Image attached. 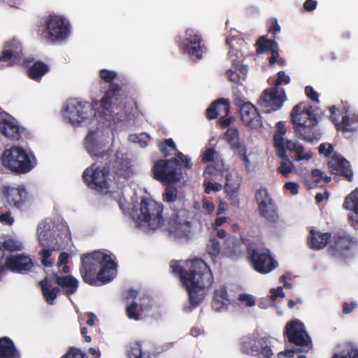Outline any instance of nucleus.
Segmentation results:
<instances>
[{
    "label": "nucleus",
    "instance_id": "obj_1",
    "mask_svg": "<svg viewBox=\"0 0 358 358\" xmlns=\"http://www.w3.org/2000/svg\"><path fill=\"white\" fill-rule=\"evenodd\" d=\"M99 76L109 84L104 87L100 100H93L89 103L73 99L68 102L66 117L72 125L78 126L81 123L94 120L96 115L108 121L113 120L115 116L128 117L134 107H136V101L129 96L124 85L113 83L117 76L115 71L101 69Z\"/></svg>",
    "mask_w": 358,
    "mask_h": 358
},
{
    "label": "nucleus",
    "instance_id": "obj_2",
    "mask_svg": "<svg viewBox=\"0 0 358 358\" xmlns=\"http://www.w3.org/2000/svg\"><path fill=\"white\" fill-rule=\"evenodd\" d=\"M163 210L162 203L150 198H143L140 203L141 213L138 215V220L141 224L153 231L162 229L175 238L188 236L191 228L189 211L183 208L173 209L164 218Z\"/></svg>",
    "mask_w": 358,
    "mask_h": 358
},
{
    "label": "nucleus",
    "instance_id": "obj_3",
    "mask_svg": "<svg viewBox=\"0 0 358 358\" xmlns=\"http://www.w3.org/2000/svg\"><path fill=\"white\" fill-rule=\"evenodd\" d=\"M188 269L180 266L179 262L172 261L171 272L178 275L182 285L188 293L189 301L192 308L198 306L204 299L214 282L210 267L200 259L187 262Z\"/></svg>",
    "mask_w": 358,
    "mask_h": 358
},
{
    "label": "nucleus",
    "instance_id": "obj_4",
    "mask_svg": "<svg viewBox=\"0 0 358 358\" xmlns=\"http://www.w3.org/2000/svg\"><path fill=\"white\" fill-rule=\"evenodd\" d=\"M80 259L79 270L84 282L98 286L113 279L117 264L108 251L95 250L82 255Z\"/></svg>",
    "mask_w": 358,
    "mask_h": 358
},
{
    "label": "nucleus",
    "instance_id": "obj_5",
    "mask_svg": "<svg viewBox=\"0 0 358 358\" xmlns=\"http://www.w3.org/2000/svg\"><path fill=\"white\" fill-rule=\"evenodd\" d=\"M290 120L296 136L301 140L314 143L321 137L317 124L318 120L312 106L305 102H300L292 108Z\"/></svg>",
    "mask_w": 358,
    "mask_h": 358
},
{
    "label": "nucleus",
    "instance_id": "obj_6",
    "mask_svg": "<svg viewBox=\"0 0 358 358\" xmlns=\"http://www.w3.org/2000/svg\"><path fill=\"white\" fill-rule=\"evenodd\" d=\"M94 135L95 131H90L85 137V145L87 152L96 162L105 164L106 166H108L110 174L113 173L124 178H129L131 170L128 159L124 158L123 155L119 157L118 152L113 156L111 149L102 150L101 147L96 143Z\"/></svg>",
    "mask_w": 358,
    "mask_h": 358
},
{
    "label": "nucleus",
    "instance_id": "obj_7",
    "mask_svg": "<svg viewBox=\"0 0 358 358\" xmlns=\"http://www.w3.org/2000/svg\"><path fill=\"white\" fill-rule=\"evenodd\" d=\"M182 164L189 169L192 166L190 158L180 152L171 159H159L152 169L153 178L166 185L176 184L182 179Z\"/></svg>",
    "mask_w": 358,
    "mask_h": 358
},
{
    "label": "nucleus",
    "instance_id": "obj_8",
    "mask_svg": "<svg viewBox=\"0 0 358 358\" xmlns=\"http://www.w3.org/2000/svg\"><path fill=\"white\" fill-rule=\"evenodd\" d=\"M283 335L295 348L280 352L279 356L285 355L290 358L295 353L308 352L313 348L312 339L306 331L304 324L299 320L289 321L285 327Z\"/></svg>",
    "mask_w": 358,
    "mask_h": 358
},
{
    "label": "nucleus",
    "instance_id": "obj_9",
    "mask_svg": "<svg viewBox=\"0 0 358 358\" xmlns=\"http://www.w3.org/2000/svg\"><path fill=\"white\" fill-rule=\"evenodd\" d=\"M37 33L41 38L54 43L62 41L70 34V23L62 15L51 13L43 18Z\"/></svg>",
    "mask_w": 358,
    "mask_h": 358
},
{
    "label": "nucleus",
    "instance_id": "obj_10",
    "mask_svg": "<svg viewBox=\"0 0 358 358\" xmlns=\"http://www.w3.org/2000/svg\"><path fill=\"white\" fill-rule=\"evenodd\" d=\"M2 164L16 175L29 173L36 165L35 157H31L22 148L12 146L6 149L1 156Z\"/></svg>",
    "mask_w": 358,
    "mask_h": 358
},
{
    "label": "nucleus",
    "instance_id": "obj_11",
    "mask_svg": "<svg viewBox=\"0 0 358 358\" xmlns=\"http://www.w3.org/2000/svg\"><path fill=\"white\" fill-rule=\"evenodd\" d=\"M95 162L87 168L83 173V179L87 186L99 193L108 192L110 185L108 166L101 164L98 166Z\"/></svg>",
    "mask_w": 358,
    "mask_h": 358
},
{
    "label": "nucleus",
    "instance_id": "obj_12",
    "mask_svg": "<svg viewBox=\"0 0 358 358\" xmlns=\"http://www.w3.org/2000/svg\"><path fill=\"white\" fill-rule=\"evenodd\" d=\"M247 253L253 268L259 273H268L278 266V262L271 257L268 250H259L254 245H249Z\"/></svg>",
    "mask_w": 358,
    "mask_h": 358
},
{
    "label": "nucleus",
    "instance_id": "obj_13",
    "mask_svg": "<svg viewBox=\"0 0 358 358\" xmlns=\"http://www.w3.org/2000/svg\"><path fill=\"white\" fill-rule=\"evenodd\" d=\"M285 101V93L282 88L273 87L264 90L258 101V104L271 113L279 110Z\"/></svg>",
    "mask_w": 358,
    "mask_h": 358
},
{
    "label": "nucleus",
    "instance_id": "obj_14",
    "mask_svg": "<svg viewBox=\"0 0 358 358\" xmlns=\"http://www.w3.org/2000/svg\"><path fill=\"white\" fill-rule=\"evenodd\" d=\"M186 43L183 45L184 52L187 53L193 60L201 59L206 48L201 34L192 28L185 31Z\"/></svg>",
    "mask_w": 358,
    "mask_h": 358
},
{
    "label": "nucleus",
    "instance_id": "obj_15",
    "mask_svg": "<svg viewBox=\"0 0 358 358\" xmlns=\"http://www.w3.org/2000/svg\"><path fill=\"white\" fill-rule=\"evenodd\" d=\"M38 243L43 249L38 252L41 257V264L45 267L52 266L53 262L50 259L52 251L60 250V245L50 231L38 232Z\"/></svg>",
    "mask_w": 358,
    "mask_h": 358
},
{
    "label": "nucleus",
    "instance_id": "obj_16",
    "mask_svg": "<svg viewBox=\"0 0 358 358\" xmlns=\"http://www.w3.org/2000/svg\"><path fill=\"white\" fill-rule=\"evenodd\" d=\"M23 55L22 43L13 38L4 43L3 50L0 55V62H8L9 66H13L21 62Z\"/></svg>",
    "mask_w": 358,
    "mask_h": 358
},
{
    "label": "nucleus",
    "instance_id": "obj_17",
    "mask_svg": "<svg viewBox=\"0 0 358 358\" xmlns=\"http://www.w3.org/2000/svg\"><path fill=\"white\" fill-rule=\"evenodd\" d=\"M327 166L331 174L341 176L349 182L353 180V172L350 162L341 155L334 154L329 160Z\"/></svg>",
    "mask_w": 358,
    "mask_h": 358
},
{
    "label": "nucleus",
    "instance_id": "obj_18",
    "mask_svg": "<svg viewBox=\"0 0 358 358\" xmlns=\"http://www.w3.org/2000/svg\"><path fill=\"white\" fill-rule=\"evenodd\" d=\"M7 270L17 273H24L30 271L34 264L29 256L24 254L11 255L5 261Z\"/></svg>",
    "mask_w": 358,
    "mask_h": 358
},
{
    "label": "nucleus",
    "instance_id": "obj_19",
    "mask_svg": "<svg viewBox=\"0 0 358 358\" xmlns=\"http://www.w3.org/2000/svg\"><path fill=\"white\" fill-rule=\"evenodd\" d=\"M353 238L346 234H337L330 241L329 251L335 257H342L355 244Z\"/></svg>",
    "mask_w": 358,
    "mask_h": 358
},
{
    "label": "nucleus",
    "instance_id": "obj_20",
    "mask_svg": "<svg viewBox=\"0 0 358 358\" xmlns=\"http://www.w3.org/2000/svg\"><path fill=\"white\" fill-rule=\"evenodd\" d=\"M241 120L243 123L251 128L257 129L262 127V117L257 108L252 104H246L238 110Z\"/></svg>",
    "mask_w": 358,
    "mask_h": 358
},
{
    "label": "nucleus",
    "instance_id": "obj_21",
    "mask_svg": "<svg viewBox=\"0 0 358 358\" xmlns=\"http://www.w3.org/2000/svg\"><path fill=\"white\" fill-rule=\"evenodd\" d=\"M242 184V178L238 175L227 174L225 178L224 192L226 197L233 206L240 203L239 189Z\"/></svg>",
    "mask_w": 358,
    "mask_h": 358
},
{
    "label": "nucleus",
    "instance_id": "obj_22",
    "mask_svg": "<svg viewBox=\"0 0 358 358\" xmlns=\"http://www.w3.org/2000/svg\"><path fill=\"white\" fill-rule=\"evenodd\" d=\"M23 129L17 121L8 113H6V117L0 121L1 133L10 140H19Z\"/></svg>",
    "mask_w": 358,
    "mask_h": 358
},
{
    "label": "nucleus",
    "instance_id": "obj_23",
    "mask_svg": "<svg viewBox=\"0 0 358 358\" xmlns=\"http://www.w3.org/2000/svg\"><path fill=\"white\" fill-rule=\"evenodd\" d=\"M3 194L6 198L7 202L10 205L20 208L25 203L27 192L23 186L13 187L5 186L3 188Z\"/></svg>",
    "mask_w": 358,
    "mask_h": 358
},
{
    "label": "nucleus",
    "instance_id": "obj_24",
    "mask_svg": "<svg viewBox=\"0 0 358 358\" xmlns=\"http://www.w3.org/2000/svg\"><path fill=\"white\" fill-rule=\"evenodd\" d=\"M140 303L132 301L126 307V314L127 317L134 320H139L141 313H143L152 308L151 299L148 296H143L139 299Z\"/></svg>",
    "mask_w": 358,
    "mask_h": 358
},
{
    "label": "nucleus",
    "instance_id": "obj_25",
    "mask_svg": "<svg viewBox=\"0 0 358 358\" xmlns=\"http://www.w3.org/2000/svg\"><path fill=\"white\" fill-rule=\"evenodd\" d=\"M331 238V234L330 233H322L312 228L309 230L307 245L312 250H320L330 243Z\"/></svg>",
    "mask_w": 358,
    "mask_h": 358
},
{
    "label": "nucleus",
    "instance_id": "obj_26",
    "mask_svg": "<svg viewBox=\"0 0 358 358\" xmlns=\"http://www.w3.org/2000/svg\"><path fill=\"white\" fill-rule=\"evenodd\" d=\"M264 343V338H257L254 336L243 337L241 342V350L244 354L256 356L259 355L260 348Z\"/></svg>",
    "mask_w": 358,
    "mask_h": 358
},
{
    "label": "nucleus",
    "instance_id": "obj_27",
    "mask_svg": "<svg viewBox=\"0 0 358 358\" xmlns=\"http://www.w3.org/2000/svg\"><path fill=\"white\" fill-rule=\"evenodd\" d=\"M230 111V103L227 99H220L213 102L206 109V117L214 120L221 116H228Z\"/></svg>",
    "mask_w": 358,
    "mask_h": 358
},
{
    "label": "nucleus",
    "instance_id": "obj_28",
    "mask_svg": "<svg viewBox=\"0 0 358 358\" xmlns=\"http://www.w3.org/2000/svg\"><path fill=\"white\" fill-rule=\"evenodd\" d=\"M55 282L62 289L66 296H70L76 292L78 288V280L72 275L59 276L54 275Z\"/></svg>",
    "mask_w": 358,
    "mask_h": 358
},
{
    "label": "nucleus",
    "instance_id": "obj_29",
    "mask_svg": "<svg viewBox=\"0 0 358 358\" xmlns=\"http://www.w3.org/2000/svg\"><path fill=\"white\" fill-rule=\"evenodd\" d=\"M224 252L231 259H237L243 254V243L233 236H229L224 241Z\"/></svg>",
    "mask_w": 358,
    "mask_h": 358
},
{
    "label": "nucleus",
    "instance_id": "obj_30",
    "mask_svg": "<svg viewBox=\"0 0 358 358\" xmlns=\"http://www.w3.org/2000/svg\"><path fill=\"white\" fill-rule=\"evenodd\" d=\"M229 303L227 290L225 286L216 289L211 302L212 308L215 311H222L227 308Z\"/></svg>",
    "mask_w": 358,
    "mask_h": 358
},
{
    "label": "nucleus",
    "instance_id": "obj_31",
    "mask_svg": "<svg viewBox=\"0 0 358 358\" xmlns=\"http://www.w3.org/2000/svg\"><path fill=\"white\" fill-rule=\"evenodd\" d=\"M38 285L41 287L43 296L45 301L49 305H53L55 300L60 292V288L59 287H52L48 277L41 280L38 282Z\"/></svg>",
    "mask_w": 358,
    "mask_h": 358
},
{
    "label": "nucleus",
    "instance_id": "obj_32",
    "mask_svg": "<svg viewBox=\"0 0 358 358\" xmlns=\"http://www.w3.org/2000/svg\"><path fill=\"white\" fill-rule=\"evenodd\" d=\"M277 129L273 135V145L276 151L280 153L281 157L285 156V146L287 145V141L284 138L287 130L283 122H278L276 124Z\"/></svg>",
    "mask_w": 358,
    "mask_h": 358
},
{
    "label": "nucleus",
    "instance_id": "obj_33",
    "mask_svg": "<svg viewBox=\"0 0 358 358\" xmlns=\"http://www.w3.org/2000/svg\"><path fill=\"white\" fill-rule=\"evenodd\" d=\"M0 358H20L14 343L8 337L0 338Z\"/></svg>",
    "mask_w": 358,
    "mask_h": 358
},
{
    "label": "nucleus",
    "instance_id": "obj_34",
    "mask_svg": "<svg viewBox=\"0 0 358 358\" xmlns=\"http://www.w3.org/2000/svg\"><path fill=\"white\" fill-rule=\"evenodd\" d=\"M358 129V115H345L342 117L340 124H337V131L343 134L355 132Z\"/></svg>",
    "mask_w": 358,
    "mask_h": 358
},
{
    "label": "nucleus",
    "instance_id": "obj_35",
    "mask_svg": "<svg viewBox=\"0 0 358 358\" xmlns=\"http://www.w3.org/2000/svg\"><path fill=\"white\" fill-rule=\"evenodd\" d=\"M284 148L286 152L287 151H294L296 152L295 159L296 161L308 160L313 156L310 151L305 152V148L302 144L294 142L292 140H287V145Z\"/></svg>",
    "mask_w": 358,
    "mask_h": 358
},
{
    "label": "nucleus",
    "instance_id": "obj_36",
    "mask_svg": "<svg viewBox=\"0 0 358 358\" xmlns=\"http://www.w3.org/2000/svg\"><path fill=\"white\" fill-rule=\"evenodd\" d=\"M49 71L50 67L48 64L41 61H37L28 69L27 74L31 79L38 82Z\"/></svg>",
    "mask_w": 358,
    "mask_h": 358
},
{
    "label": "nucleus",
    "instance_id": "obj_37",
    "mask_svg": "<svg viewBox=\"0 0 358 358\" xmlns=\"http://www.w3.org/2000/svg\"><path fill=\"white\" fill-rule=\"evenodd\" d=\"M259 213L261 217L264 218L268 222L275 224L279 220L278 213V207L275 203L270 205H265V208H262V206L258 207Z\"/></svg>",
    "mask_w": 358,
    "mask_h": 358
},
{
    "label": "nucleus",
    "instance_id": "obj_38",
    "mask_svg": "<svg viewBox=\"0 0 358 358\" xmlns=\"http://www.w3.org/2000/svg\"><path fill=\"white\" fill-rule=\"evenodd\" d=\"M259 213L261 217L264 218L268 222L275 224L279 220L278 213V207L275 203L270 205H265V208H262V206L258 207Z\"/></svg>",
    "mask_w": 358,
    "mask_h": 358
},
{
    "label": "nucleus",
    "instance_id": "obj_39",
    "mask_svg": "<svg viewBox=\"0 0 358 358\" xmlns=\"http://www.w3.org/2000/svg\"><path fill=\"white\" fill-rule=\"evenodd\" d=\"M256 52L257 54H262L266 52H272L278 48V43L274 38L268 39L266 36H262L256 42Z\"/></svg>",
    "mask_w": 358,
    "mask_h": 358
},
{
    "label": "nucleus",
    "instance_id": "obj_40",
    "mask_svg": "<svg viewBox=\"0 0 358 358\" xmlns=\"http://www.w3.org/2000/svg\"><path fill=\"white\" fill-rule=\"evenodd\" d=\"M255 199L258 207L265 208V205L275 203L273 199L270 196L266 187H261L255 193Z\"/></svg>",
    "mask_w": 358,
    "mask_h": 358
},
{
    "label": "nucleus",
    "instance_id": "obj_41",
    "mask_svg": "<svg viewBox=\"0 0 358 358\" xmlns=\"http://www.w3.org/2000/svg\"><path fill=\"white\" fill-rule=\"evenodd\" d=\"M277 155L280 158L282 161L280 162V166L278 167V171L281 173L283 176L287 177L294 169V164L289 159L287 152L285 151V156L281 157L280 153L278 151H276Z\"/></svg>",
    "mask_w": 358,
    "mask_h": 358
},
{
    "label": "nucleus",
    "instance_id": "obj_42",
    "mask_svg": "<svg viewBox=\"0 0 358 358\" xmlns=\"http://www.w3.org/2000/svg\"><path fill=\"white\" fill-rule=\"evenodd\" d=\"M22 248V244L12 238H8L3 242H0V249L3 253L2 259L5 257V251L13 252L21 250Z\"/></svg>",
    "mask_w": 358,
    "mask_h": 358
},
{
    "label": "nucleus",
    "instance_id": "obj_43",
    "mask_svg": "<svg viewBox=\"0 0 358 358\" xmlns=\"http://www.w3.org/2000/svg\"><path fill=\"white\" fill-rule=\"evenodd\" d=\"M343 207L358 214V189H355L346 196Z\"/></svg>",
    "mask_w": 358,
    "mask_h": 358
},
{
    "label": "nucleus",
    "instance_id": "obj_44",
    "mask_svg": "<svg viewBox=\"0 0 358 358\" xmlns=\"http://www.w3.org/2000/svg\"><path fill=\"white\" fill-rule=\"evenodd\" d=\"M158 148L164 157L171 155L172 152L176 150V145L172 138H167L158 144Z\"/></svg>",
    "mask_w": 358,
    "mask_h": 358
},
{
    "label": "nucleus",
    "instance_id": "obj_45",
    "mask_svg": "<svg viewBox=\"0 0 358 358\" xmlns=\"http://www.w3.org/2000/svg\"><path fill=\"white\" fill-rule=\"evenodd\" d=\"M231 147L232 149L237 150L240 159L243 162L246 167H249L250 162L247 156L246 146L239 141L236 142V143Z\"/></svg>",
    "mask_w": 358,
    "mask_h": 358
},
{
    "label": "nucleus",
    "instance_id": "obj_46",
    "mask_svg": "<svg viewBox=\"0 0 358 358\" xmlns=\"http://www.w3.org/2000/svg\"><path fill=\"white\" fill-rule=\"evenodd\" d=\"M220 250L221 247L220 242L215 238H210L206 246L208 254L212 257H216L220 253Z\"/></svg>",
    "mask_w": 358,
    "mask_h": 358
},
{
    "label": "nucleus",
    "instance_id": "obj_47",
    "mask_svg": "<svg viewBox=\"0 0 358 358\" xmlns=\"http://www.w3.org/2000/svg\"><path fill=\"white\" fill-rule=\"evenodd\" d=\"M178 198V189L173 186H167L162 194V199L166 203H173Z\"/></svg>",
    "mask_w": 358,
    "mask_h": 358
},
{
    "label": "nucleus",
    "instance_id": "obj_48",
    "mask_svg": "<svg viewBox=\"0 0 358 358\" xmlns=\"http://www.w3.org/2000/svg\"><path fill=\"white\" fill-rule=\"evenodd\" d=\"M224 139L232 146L239 142V132L236 127H229L224 134Z\"/></svg>",
    "mask_w": 358,
    "mask_h": 358
},
{
    "label": "nucleus",
    "instance_id": "obj_49",
    "mask_svg": "<svg viewBox=\"0 0 358 358\" xmlns=\"http://www.w3.org/2000/svg\"><path fill=\"white\" fill-rule=\"evenodd\" d=\"M129 358H151L149 353L143 352L140 345L136 344L131 348L128 353Z\"/></svg>",
    "mask_w": 358,
    "mask_h": 358
},
{
    "label": "nucleus",
    "instance_id": "obj_50",
    "mask_svg": "<svg viewBox=\"0 0 358 358\" xmlns=\"http://www.w3.org/2000/svg\"><path fill=\"white\" fill-rule=\"evenodd\" d=\"M268 31L271 33L273 36V38L275 40L277 38V34L280 32V26L278 24V22L276 18H271L268 22Z\"/></svg>",
    "mask_w": 358,
    "mask_h": 358
},
{
    "label": "nucleus",
    "instance_id": "obj_51",
    "mask_svg": "<svg viewBox=\"0 0 358 358\" xmlns=\"http://www.w3.org/2000/svg\"><path fill=\"white\" fill-rule=\"evenodd\" d=\"M331 358H358V348L350 346L343 355L335 354Z\"/></svg>",
    "mask_w": 358,
    "mask_h": 358
},
{
    "label": "nucleus",
    "instance_id": "obj_52",
    "mask_svg": "<svg viewBox=\"0 0 358 358\" xmlns=\"http://www.w3.org/2000/svg\"><path fill=\"white\" fill-rule=\"evenodd\" d=\"M62 358H88L87 355L80 349L70 348L69 350Z\"/></svg>",
    "mask_w": 358,
    "mask_h": 358
},
{
    "label": "nucleus",
    "instance_id": "obj_53",
    "mask_svg": "<svg viewBox=\"0 0 358 358\" xmlns=\"http://www.w3.org/2000/svg\"><path fill=\"white\" fill-rule=\"evenodd\" d=\"M234 104L241 110V108L246 104H250L251 103L246 101V98L243 95L241 92H237L234 94Z\"/></svg>",
    "mask_w": 358,
    "mask_h": 358
},
{
    "label": "nucleus",
    "instance_id": "obj_54",
    "mask_svg": "<svg viewBox=\"0 0 358 358\" xmlns=\"http://www.w3.org/2000/svg\"><path fill=\"white\" fill-rule=\"evenodd\" d=\"M227 76L228 79L231 82H233V83H235L237 84L241 83V80H245V73L242 76L236 71H233L231 69H229L227 71Z\"/></svg>",
    "mask_w": 358,
    "mask_h": 358
},
{
    "label": "nucleus",
    "instance_id": "obj_55",
    "mask_svg": "<svg viewBox=\"0 0 358 358\" xmlns=\"http://www.w3.org/2000/svg\"><path fill=\"white\" fill-rule=\"evenodd\" d=\"M259 355L257 357L262 358H271L273 355V352L270 346L267 344V340L264 338V343L262 347H259Z\"/></svg>",
    "mask_w": 358,
    "mask_h": 358
},
{
    "label": "nucleus",
    "instance_id": "obj_56",
    "mask_svg": "<svg viewBox=\"0 0 358 358\" xmlns=\"http://www.w3.org/2000/svg\"><path fill=\"white\" fill-rule=\"evenodd\" d=\"M290 83V77L286 75L284 71H280L278 73V78L275 83V86L280 87L282 84H289Z\"/></svg>",
    "mask_w": 358,
    "mask_h": 358
},
{
    "label": "nucleus",
    "instance_id": "obj_57",
    "mask_svg": "<svg viewBox=\"0 0 358 358\" xmlns=\"http://www.w3.org/2000/svg\"><path fill=\"white\" fill-rule=\"evenodd\" d=\"M215 150L213 148H208L202 154V162L204 163L210 162L213 160Z\"/></svg>",
    "mask_w": 358,
    "mask_h": 358
},
{
    "label": "nucleus",
    "instance_id": "obj_58",
    "mask_svg": "<svg viewBox=\"0 0 358 358\" xmlns=\"http://www.w3.org/2000/svg\"><path fill=\"white\" fill-rule=\"evenodd\" d=\"M14 218L11 216L10 211H7L0 215V222L9 226H11L14 223Z\"/></svg>",
    "mask_w": 358,
    "mask_h": 358
},
{
    "label": "nucleus",
    "instance_id": "obj_59",
    "mask_svg": "<svg viewBox=\"0 0 358 358\" xmlns=\"http://www.w3.org/2000/svg\"><path fill=\"white\" fill-rule=\"evenodd\" d=\"M205 192L207 194L211 192H218L222 189V185L220 183H212L210 182H204Z\"/></svg>",
    "mask_w": 358,
    "mask_h": 358
},
{
    "label": "nucleus",
    "instance_id": "obj_60",
    "mask_svg": "<svg viewBox=\"0 0 358 358\" xmlns=\"http://www.w3.org/2000/svg\"><path fill=\"white\" fill-rule=\"evenodd\" d=\"M306 95L312 101L319 102L318 94L311 86H306L305 88Z\"/></svg>",
    "mask_w": 358,
    "mask_h": 358
},
{
    "label": "nucleus",
    "instance_id": "obj_61",
    "mask_svg": "<svg viewBox=\"0 0 358 358\" xmlns=\"http://www.w3.org/2000/svg\"><path fill=\"white\" fill-rule=\"evenodd\" d=\"M284 188L289 191L291 194L295 195L299 193V185L294 182H287L284 185Z\"/></svg>",
    "mask_w": 358,
    "mask_h": 358
},
{
    "label": "nucleus",
    "instance_id": "obj_62",
    "mask_svg": "<svg viewBox=\"0 0 358 358\" xmlns=\"http://www.w3.org/2000/svg\"><path fill=\"white\" fill-rule=\"evenodd\" d=\"M333 151L334 147L331 144L327 145L325 143H321L319 146V152L327 157L329 156Z\"/></svg>",
    "mask_w": 358,
    "mask_h": 358
},
{
    "label": "nucleus",
    "instance_id": "obj_63",
    "mask_svg": "<svg viewBox=\"0 0 358 358\" xmlns=\"http://www.w3.org/2000/svg\"><path fill=\"white\" fill-rule=\"evenodd\" d=\"M270 292L271 294V299L272 301L276 300L278 297L283 298L285 295L282 287H278L276 289L272 288Z\"/></svg>",
    "mask_w": 358,
    "mask_h": 358
},
{
    "label": "nucleus",
    "instance_id": "obj_64",
    "mask_svg": "<svg viewBox=\"0 0 358 358\" xmlns=\"http://www.w3.org/2000/svg\"><path fill=\"white\" fill-rule=\"evenodd\" d=\"M239 301L243 303H245L247 306H253L255 304V299L251 295L249 294H241L239 296Z\"/></svg>",
    "mask_w": 358,
    "mask_h": 358
}]
</instances>
